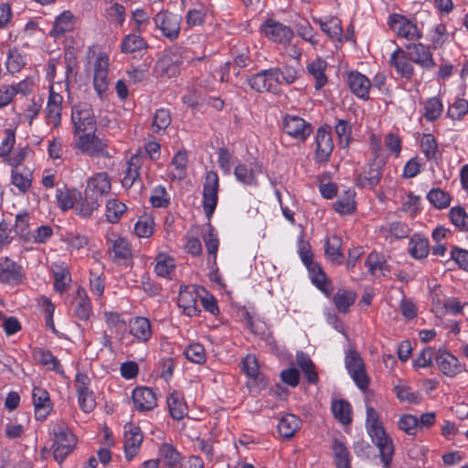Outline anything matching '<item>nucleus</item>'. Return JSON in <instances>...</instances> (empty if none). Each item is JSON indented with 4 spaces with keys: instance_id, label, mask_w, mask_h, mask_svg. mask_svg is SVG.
I'll return each instance as SVG.
<instances>
[{
    "instance_id": "nucleus-35",
    "label": "nucleus",
    "mask_w": 468,
    "mask_h": 468,
    "mask_svg": "<svg viewBox=\"0 0 468 468\" xmlns=\"http://www.w3.org/2000/svg\"><path fill=\"white\" fill-rule=\"evenodd\" d=\"M342 239L333 235L326 239L324 243V254L326 258L336 264H341L344 259V254L341 251Z\"/></svg>"
},
{
    "instance_id": "nucleus-3",
    "label": "nucleus",
    "mask_w": 468,
    "mask_h": 468,
    "mask_svg": "<svg viewBox=\"0 0 468 468\" xmlns=\"http://www.w3.org/2000/svg\"><path fill=\"white\" fill-rule=\"evenodd\" d=\"M53 456L58 463H62L75 449L77 438L69 428L63 422L56 423L52 428Z\"/></svg>"
},
{
    "instance_id": "nucleus-61",
    "label": "nucleus",
    "mask_w": 468,
    "mask_h": 468,
    "mask_svg": "<svg viewBox=\"0 0 468 468\" xmlns=\"http://www.w3.org/2000/svg\"><path fill=\"white\" fill-rule=\"evenodd\" d=\"M105 16L115 26H122L125 21V8L118 3H114L105 9Z\"/></svg>"
},
{
    "instance_id": "nucleus-29",
    "label": "nucleus",
    "mask_w": 468,
    "mask_h": 468,
    "mask_svg": "<svg viewBox=\"0 0 468 468\" xmlns=\"http://www.w3.org/2000/svg\"><path fill=\"white\" fill-rule=\"evenodd\" d=\"M306 267L309 271L313 283L325 295H329L333 292V286L327 280L326 275L322 270L321 266L318 263L313 261Z\"/></svg>"
},
{
    "instance_id": "nucleus-13",
    "label": "nucleus",
    "mask_w": 468,
    "mask_h": 468,
    "mask_svg": "<svg viewBox=\"0 0 468 468\" xmlns=\"http://www.w3.org/2000/svg\"><path fill=\"white\" fill-rule=\"evenodd\" d=\"M261 31L270 40L281 44L289 43L294 35L291 27L273 19H268Z\"/></svg>"
},
{
    "instance_id": "nucleus-22",
    "label": "nucleus",
    "mask_w": 468,
    "mask_h": 468,
    "mask_svg": "<svg viewBox=\"0 0 468 468\" xmlns=\"http://www.w3.org/2000/svg\"><path fill=\"white\" fill-rule=\"evenodd\" d=\"M390 64L395 68L397 73L405 79H410L414 73L412 61L408 58L407 52L398 48L390 56Z\"/></svg>"
},
{
    "instance_id": "nucleus-38",
    "label": "nucleus",
    "mask_w": 468,
    "mask_h": 468,
    "mask_svg": "<svg viewBox=\"0 0 468 468\" xmlns=\"http://www.w3.org/2000/svg\"><path fill=\"white\" fill-rule=\"evenodd\" d=\"M409 251L417 260L426 258L430 251L428 239L419 234L413 235L410 240Z\"/></svg>"
},
{
    "instance_id": "nucleus-27",
    "label": "nucleus",
    "mask_w": 468,
    "mask_h": 468,
    "mask_svg": "<svg viewBox=\"0 0 468 468\" xmlns=\"http://www.w3.org/2000/svg\"><path fill=\"white\" fill-rule=\"evenodd\" d=\"M33 172L29 167H16L11 171V183L22 194L27 193L31 188Z\"/></svg>"
},
{
    "instance_id": "nucleus-33",
    "label": "nucleus",
    "mask_w": 468,
    "mask_h": 468,
    "mask_svg": "<svg viewBox=\"0 0 468 468\" xmlns=\"http://www.w3.org/2000/svg\"><path fill=\"white\" fill-rule=\"evenodd\" d=\"M301 420L293 415L283 416L277 425L278 432L285 439H291L301 427Z\"/></svg>"
},
{
    "instance_id": "nucleus-9",
    "label": "nucleus",
    "mask_w": 468,
    "mask_h": 468,
    "mask_svg": "<svg viewBox=\"0 0 468 468\" xmlns=\"http://www.w3.org/2000/svg\"><path fill=\"white\" fill-rule=\"evenodd\" d=\"M155 27L171 41L178 38L181 29V16L167 11L159 12L154 17Z\"/></svg>"
},
{
    "instance_id": "nucleus-42",
    "label": "nucleus",
    "mask_w": 468,
    "mask_h": 468,
    "mask_svg": "<svg viewBox=\"0 0 468 468\" xmlns=\"http://www.w3.org/2000/svg\"><path fill=\"white\" fill-rule=\"evenodd\" d=\"M147 47V43L139 34L131 33L125 36L121 43V51L122 53H133L140 51Z\"/></svg>"
},
{
    "instance_id": "nucleus-19",
    "label": "nucleus",
    "mask_w": 468,
    "mask_h": 468,
    "mask_svg": "<svg viewBox=\"0 0 468 468\" xmlns=\"http://www.w3.org/2000/svg\"><path fill=\"white\" fill-rule=\"evenodd\" d=\"M24 278L23 269L16 261L5 258L0 262V282L17 285L23 282Z\"/></svg>"
},
{
    "instance_id": "nucleus-54",
    "label": "nucleus",
    "mask_w": 468,
    "mask_h": 468,
    "mask_svg": "<svg viewBox=\"0 0 468 468\" xmlns=\"http://www.w3.org/2000/svg\"><path fill=\"white\" fill-rule=\"evenodd\" d=\"M365 264L372 275H376L378 272L385 275L386 272L389 271L385 261H383L382 257L376 252H371L367 256Z\"/></svg>"
},
{
    "instance_id": "nucleus-49",
    "label": "nucleus",
    "mask_w": 468,
    "mask_h": 468,
    "mask_svg": "<svg viewBox=\"0 0 468 468\" xmlns=\"http://www.w3.org/2000/svg\"><path fill=\"white\" fill-rule=\"evenodd\" d=\"M181 63L182 61L178 58H174L171 56H165L158 61L156 68L162 75L173 77L179 73Z\"/></svg>"
},
{
    "instance_id": "nucleus-31",
    "label": "nucleus",
    "mask_w": 468,
    "mask_h": 468,
    "mask_svg": "<svg viewBox=\"0 0 468 468\" xmlns=\"http://www.w3.org/2000/svg\"><path fill=\"white\" fill-rule=\"evenodd\" d=\"M158 460L168 468H176L181 463L182 456L171 444L163 443L159 448Z\"/></svg>"
},
{
    "instance_id": "nucleus-41",
    "label": "nucleus",
    "mask_w": 468,
    "mask_h": 468,
    "mask_svg": "<svg viewBox=\"0 0 468 468\" xmlns=\"http://www.w3.org/2000/svg\"><path fill=\"white\" fill-rule=\"evenodd\" d=\"M332 450L337 468H351L350 453L347 447L342 441L335 439L333 441Z\"/></svg>"
},
{
    "instance_id": "nucleus-46",
    "label": "nucleus",
    "mask_w": 468,
    "mask_h": 468,
    "mask_svg": "<svg viewBox=\"0 0 468 468\" xmlns=\"http://www.w3.org/2000/svg\"><path fill=\"white\" fill-rule=\"evenodd\" d=\"M154 230V220L152 214L144 213L134 225V233L139 238H149Z\"/></svg>"
},
{
    "instance_id": "nucleus-52",
    "label": "nucleus",
    "mask_w": 468,
    "mask_h": 468,
    "mask_svg": "<svg viewBox=\"0 0 468 468\" xmlns=\"http://www.w3.org/2000/svg\"><path fill=\"white\" fill-rule=\"evenodd\" d=\"M332 411L335 419L343 424L351 422V406L345 400H335L332 403Z\"/></svg>"
},
{
    "instance_id": "nucleus-57",
    "label": "nucleus",
    "mask_w": 468,
    "mask_h": 468,
    "mask_svg": "<svg viewBox=\"0 0 468 468\" xmlns=\"http://www.w3.org/2000/svg\"><path fill=\"white\" fill-rule=\"evenodd\" d=\"M125 210L126 206L122 202L114 198L110 199L106 204L105 216L109 222L115 223L120 219Z\"/></svg>"
},
{
    "instance_id": "nucleus-30",
    "label": "nucleus",
    "mask_w": 468,
    "mask_h": 468,
    "mask_svg": "<svg viewBox=\"0 0 468 468\" xmlns=\"http://www.w3.org/2000/svg\"><path fill=\"white\" fill-rule=\"evenodd\" d=\"M355 197L354 189L344 191L334 204L335 210L341 215L354 213L356 207Z\"/></svg>"
},
{
    "instance_id": "nucleus-37",
    "label": "nucleus",
    "mask_w": 468,
    "mask_h": 468,
    "mask_svg": "<svg viewBox=\"0 0 468 468\" xmlns=\"http://www.w3.org/2000/svg\"><path fill=\"white\" fill-rule=\"evenodd\" d=\"M73 27V15L69 11H64L56 18L49 34L53 37L58 38L62 37L66 32L72 30Z\"/></svg>"
},
{
    "instance_id": "nucleus-25",
    "label": "nucleus",
    "mask_w": 468,
    "mask_h": 468,
    "mask_svg": "<svg viewBox=\"0 0 468 468\" xmlns=\"http://www.w3.org/2000/svg\"><path fill=\"white\" fill-rule=\"evenodd\" d=\"M129 332L136 340L142 343L147 342L153 335L150 321L142 316L131 319Z\"/></svg>"
},
{
    "instance_id": "nucleus-18",
    "label": "nucleus",
    "mask_w": 468,
    "mask_h": 468,
    "mask_svg": "<svg viewBox=\"0 0 468 468\" xmlns=\"http://www.w3.org/2000/svg\"><path fill=\"white\" fill-rule=\"evenodd\" d=\"M63 97L56 92L51 86L49 96L45 109L47 122L52 127H58L61 122Z\"/></svg>"
},
{
    "instance_id": "nucleus-59",
    "label": "nucleus",
    "mask_w": 468,
    "mask_h": 468,
    "mask_svg": "<svg viewBox=\"0 0 468 468\" xmlns=\"http://www.w3.org/2000/svg\"><path fill=\"white\" fill-rule=\"evenodd\" d=\"M236 179L246 186H257L253 171L244 164H239L234 170Z\"/></svg>"
},
{
    "instance_id": "nucleus-23",
    "label": "nucleus",
    "mask_w": 468,
    "mask_h": 468,
    "mask_svg": "<svg viewBox=\"0 0 468 468\" xmlns=\"http://www.w3.org/2000/svg\"><path fill=\"white\" fill-rule=\"evenodd\" d=\"M133 402L137 410H151L156 407V396L153 389L146 387L136 388L133 392Z\"/></svg>"
},
{
    "instance_id": "nucleus-44",
    "label": "nucleus",
    "mask_w": 468,
    "mask_h": 468,
    "mask_svg": "<svg viewBox=\"0 0 468 468\" xmlns=\"http://www.w3.org/2000/svg\"><path fill=\"white\" fill-rule=\"evenodd\" d=\"M80 197V193L74 189L58 188L56 192L58 207L63 211L72 208Z\"/></svg>"
},
{
    "instance_id": "nucleus-24",
    "label": "nucleus",
    "mask_w": 468,
    "mask_h": 468,
    "mask_svg": "<svg viewBox=\"0 0 468 468\" xmlns=\"http://www.w3.org/2000/svg\"><path fill=\"white\" fill-rule=\"evenodd\" d=\"M33 404L36 418L44 420L51 411V402L48 392L39 387H35L32 391Z\"/></svg>"
},
{
    "instance_id": "nucleus-51",
    "label": "nucleus",
    "mask_w": 468,
    "mask_h": 468,
    "mask_svg": "<svg viewBox=\"0 0 468 468\" xmlns=\"http://www.w3.org/2000/svg\"><path fill=\"white\" fill-rule=\"evenodd\" d=\"M443 112V104L438 97L428 99L424 103V117L433 122L441 117Z\"/></svg>"
},
{
    "instance_id": "nucleus-6",
    "label": "nucleus",
    "mask_w": 468,
    "mask_h": 468,
    "mask_svg": "<svg viewBox=\"0 0 468 468\" xmlns=\"http://www.w3.org/2000/svg\"><path fill=\"white\" fill-rule=\"evenodd\" d=\"M388 24L390 29L399 37L410 41H416L422 37V32L417 27L416 23L405 16L391 14L388 18Z\"/></svg>"
},
{
    "instance_id": "nucleus-53",
    "label": "nucleus",
    "mask_w": 468,
    "mask_h": 468,
    "mask_svg": "<svg viewBox=\"0 0 468 468\" xmlns=\"http://www.w3.org/2000/svg\"><path fill=\"white\" fill-rule=\"evenodd\" d=\"M447 38V30L445 25L443 24H437L430 30L428 34V39L431 42V48L433 49L441 48L446 42Z\"/></svg>"
},
{
    "instance_id": "nucleus-63",
    "label": "nucleus",
    "mask_w": 468,
    "mask_h": 468,
    "mask_svg": "<svg viewBox=\"0 0 468 468\" xmlns=\"http://www.w3.org/2000/svg\"><path fill=\"white\" fill-rule=\"evenodd\" d=\"M150 202L154 207H167L170 204V196L162 186H157L152 191Z\"/></svg>"
},
{
    "instance_id": "nucleus-50",
    "label": "nucleus",
    "mask_w": 468,
    "mask_h": 468,
    "mask_svg": "<svg viewBox=\"0 0 468 468\" xmlns=\"http://www.w3.org/2000/svg\"><path fill=\"white\" fill-rule=\"evenodd\" d=\"M468 113V101L463 98H455L449 104L446 115L453 121H461Z\"/></svg>"
},
{
    "instance_id": "nucleus-39",
    "label": "nucleus",
    "mask_w": 468,
    "mask_h": 468,
    "mask_svg": "<svg viewBox=\"0 0 468 468\" xmlns=\"http://www.w3.org/2000/svg\"><path fill=\"white\" fill-rule=\"evenodd\" d=\"M170 123V112L167 109L160 108L154 114L150 130L153 133L164 134Z\"/></svg>"
},
{
    "instance_id": "nucleus-28",
    "label": "nucleus",
    "mask_w": 468,
    "mask_h": 468,
    "mask_svg": "<svg viewBox=\"0 0 468 468\" xmlns=\"http://www.w3.org/2000/svg\"><path fill=\"white\" fill-rule=\"evenodd\" d=\"M326 68L327 62L321 58H316L307 64L306 70L314 80L315 90H320L327 82Z\"/></svg>"
},
{
    "instance_id": "nucleus-21",
    "label": "nucleus",
    "mask_w": 468,
    "mask_h": 468,
    "mask_svg": "<svg viewBox=\"0 0 468 468\" xmlns=\"http://www.w3.org/2000/svg\"><path fill=\"white\" fill-rule=\"evenodd\" d=\"M435 361L440 370L448 377H454L463 370L458 358L447 351L439 350Z\"/></svg>"
},
{
    "instance_id": "nucleus-43",
    "label": "nucleus",
    "mask_w": 468,
    "mask_h": 468,
    "mask_svg": "<svg viewBox=\"0 0 468 468\" xmlns=\"http://www.w3.org/2000/svg\"><path fill=\"white\" fill-rule=\"evenodd\" d=\"M167 406L174 420H182L186 414V405L180 394L173 392L167 398Z\"/></svg>"
},
{
    "instance_id": "nucleus-4",
    "label": "nucleus",
    "mask_w": 468,
    "mask_h": 468,
    "mask_svg": "<svg viewBox=\"0 0 468 468\" xmlns=\"http://www.w3.org/2000/svg\"><path fill=\"white\" fill-rule=\"evenodd\" d=\"M248 85L257 92H272L279 90L282 84L280 72L276 68L262 69L247 78Z\"/></svg>"
},
{
    "instance_id": "nucleus-15",
    "label": "nucleus",
    "mask_w": 468,
    "mask_h": 468,
    "mask_svg": "<svg viewBox=\"0 0 468 468\" xmlns=\"http://www.w3.org/2000/svg\"><path fill=\"white\" fill-rule=\"evenodd\" d=\"M405 51L412 63L426 69H431L436 65L429 46L422 43H411L406 46Z\"/></svg>"
},
{
    "instance_id": "nucleus-32",
    "label": "nucleus",
    "mask_w": 468,
    "mask_h": 468,
    "mask_svg": "<svg viewBox=\"0 0 468 468\" xmlns=\"http://www.w3.org/2000/svg\"><path fill=\"white\" fill-rule=\"evenodd\" d=\"M52 271L55 279V290L60 293L64 292L71 282L68 267L64 263H55L52 265Z\"/></svg>"
},
{
    "instance_id": "nucleus-36",
    "label": "nucleus",
    "mask_w": 468,
    "mask_h": 468,
    "mask_svg": "<svg viewBox=\"0 0 468 468\" xmlns=\"http://www.w3.org/2000/svg\"><path fill=\"white\" fill-rule=\"evenodd\" d=\"M74 313L79 319L83 321H87L92 313L90 300L82 288L77 291Z\"/></svg>"
},
{
    "instance_id": "nucleus-16",
    "label": "nucleus",
    "mask_w": 468,
    "mask_h": 468,
    "mask_svg": "<svg viewBox=\"0 0 468 468\" xmlns=\"http://www.w3.org/2000/svg\"><path fill=\"white\" fill-rule=\"evenodd\" d=\"M198 299V291L195 286L181 287L177 304L186 315L195 316L199 313Z\"/></svg>"
},
{
    "instance_id": "nucleus-45",
    "label": "nucleus",
    "mask_w": 468,
    "mask_h": 468,
    "mask_svg": "<svg viewBox=\"0 0 468 468\" xmlns=\"http://www.w3.org/2000/svg\"><path fill=\"white\" fill-rule=\"evenodd\" d=\"M187 154L186 151H178L171 161L172 170L170 176L173 179L180 180L185 177L187 165Z\"/></svg>"
},
{
    "instance_id": "nucleus-2",
    "label": "nucleus",
    "mask_w": 468,
    "mask_h": 468,
    "mask_svg": "<svg viewBox=\"0 0 468 468\" xmlns=\"http://www.w3.org/2000/svg\"><path fill=\"white\" fill-rule=\"evenodd\" d=\"M110 190L111 182L105 173H98L90 178L84 191V199L77 207V213L82 217L90 216L100 207L102 197Z\"/></svg>"
},
{
    "instance_id": "nucleus-5",
    "label": "nucleus",
    "mask_w": 468,
    "mask_h": 468,
    "mask_svg": "<svg viewBox=\"0 0 468 468\" xmlns=\"http://www.w3.org/2000/svg\"><path fill=\"white\" fill-rule=\"evenodd\" d=\"M73 147L90 156H107V144L95 131L74 135Z\"/></svg>"
},
{
    "instance_id": "nucleus-55",
    "label": "nucleus",
    "mask_w": 468,
    "mask_h": 468,
    "mask_svg": "<svg viewBox=\"0 0 468 468\" xmlns=\"http://www.w3.org/2000/svg\"><path fill=\"white\" fill-rule=\"evenodd\" d=\"M427 199L439 209L446 208L451 204V197L441 188H432L427 194Z\"/></svg>"
},
{
    "instance_id": "nucleus-56",
    "label": "nucleus",
    "mask_w": 468,
    "mask_h": 468,
    "mask_svg": "<svg viewBox=\"0 0 468 468\" xmlns=\"http://www.w3.org/2000/svg\"><path fill=\"white\" fill-rule=\"evenodd\" d=\"M451 222L460 230L468 231V215L463 207H453L449 211Z\"/></svg>"
},
{
    "instance_id": "nucleus-1",
    "label": "nucleus",
    "mask_w": 468,
    "mask_h": 468,
    "mask_svg": "<svg viewBox=\"0 0 468 468\" xmlns=\"http://www.w3.org/2000/svg\"><path fill=\"white\" fill-rule=\"evenodd\" d=\"M367 431L372 442L378 447L384 468H389L394 454L392 440L386 434L375 409L367 405Z\"/></svg>"
},
{
    "instance_id": "nucleus-47",
    "label": "nucleus",
    "mask_w": 468,
    "mask_h": 468,
    "mask_svg": "<svg viewBox=\"0 0 468 468\" xmlns=\"http://www.w3.org/2000/svg\"><path fill=\"white\" fill-rule=\"evenodd\" d=\"M356 294L355 292L346 289H338L333 301L340 313H346L349 307L354 303Z\"/></svg>"
},
{
    "instance_id": "nucleus-8",
    "label": "nucleus",
    "mask_w": 468,
    "mask_h": 468,
    "mask_svg": "<svg viewBox=\"0 0 468 468\" xmlns=\"http://www.w3.org/2000/svg\"><path fill=\"white\" fill-rule=\"evenodd\" d=\"M345 364L356 387L361 390H366L369 385V378L360 355L356 351H348L346 355Z\"/></svg>"
},
{
    "instance_id": "nucleus-14",
    "label": "nucleus",
    "mask_w": 468,
    "mask_h": 468,
    "mask_svg": "<svg viewBox=\"0 0 468 468\" xmlns=\"http://www.w3.org/2000/svg\"><path fill=\"white\" fill-rule=\"evenodd\" d=\"M125 457L132 460L140 451L143 442V433L139 427L133 423H126L123 427Z\"/></svg>"
},
{
    "instance_id": "nucleus-34",
    "label": "nucleus",
    "mask_w": 468,
    "mask_h": 468,
    "mask_svg": "<svg viewBox=\"0 0 468 468\" xmlns=\"http://www.w3.org/2000/svg\"><path fill=\"white\" fill-rule=\"evenodd\" d=\"M33 356L37 361L45 366L48 369L53 370L60 375L64 373L58 359L53 356L49 350L37 348L33 351Z\"/></svg>"
},
{
    "instance_id": "nucleus-48",
    "label": "nucleus",
    "mask_w": 468,
    "mask_h": 468,
    "mask_svg": "<svg viewBox=\"0 0 468 468\" xmlns=\"http://www.w3.org/2000/svg\"><path fill=\"white\" fill-rule=\"evenodd\" d=\"M296 362L303 370L308 382L314 384L318 381V376L314 369V365L308 355L303 352H298L296 355Z\"/></svg>"
},
{
    "instance_id": "nucleus-12",
    "label": "nucleus",
    "mask_w": 468,
    "mask_h": 468,
    "mask_svg": "<svg viewBox=\"0 0 468 468\" xmlns=\"http://www.w3.org/2000/svg\"><path fill=\"white\" fill-rule=\"evenodd\" d=\"M109 58L100 52L93 63V86L98 95L101 97L108 90Z\"/></svg>"
},
{
    "instance_id": "nucleus-10",
    "label": "nucleus",
    "mask_w": 468,
    "mask_h": 468,
    "mask_svg": "<svg viewBox=\"0 0 468 468\" xmlns=\"http://www.w3.org/2000/svg\"><path fill=\"white\" fill-rule=\"evenodd\" d=\"M218 174L214 171L207 172L203 186L202 203L205 214L208 218L213 215L218 204Z\"/></svg>"
},
{
    "instance_id": "nucleus-26",
    "label": "nucleus",
    "mask_w": 468,
    "mask_h": 468,
    "mask_svg": "<svg viewBox=\"0 0 468 468\" xmlns=\"http://www.w3.org/2000/svg\"><path fill=\"white\" fill-rule=\"evenodd\" d=\"M108 247L111 257L117 262L126 261L131 257V249L124 238L113 235L108 239Z\"/></svg>"
},
{
    "instance_id": "nucleus-7",
    "label": "nucleus",
    "mask_w": 468,
    "mask_h": 468,
    "mask_svg": "<svg viewBox=\"0 0 468 468\" xmlns=\"http://www.w3.org/2000/svg\"><path fill=\"white\" fill-rule=\"evenodd\" d=\"M71 122L74 135L96 130L93 111L87 103H80L72 108Z\"/></svg>"
},
{
    "instance_id": "nucleus-60",
    "label": "nucleus",
    "mask_w": 468,
    "mask_h": 468,
    "mask_svg": "<svg viewBox=\"0 0 468 468\" xmlns=\"http://www.w3.org/2000/svg\"><path fill=\"white\" fill-rule=\"evenodd\" d=\"M186 359L196 364L206 362V351L202 345L198 343L190 344L184 351Z\"/></svg>"
},
{
    "instance_id": "nucleus-62",
    "label": "nucleus",
    "mask_w": 468,
    "mask_h": 468,
    "mask_svg": "<svg viewBox=\"0 0 468 468\" xmlns=\"http://www.w3.org/2000/svg\"><path fill=\"white\" fill-rule=\"evenodd\" d=\"M15 231L24 240L27 241L31 239L29 230V215L27 213H21L16 215L15 222Z\"/></svg>"
},
{
    "instance_id": "nucleus-11",
    "label": "nucleus",
    "mask_w": 468,
    "mask_h": 468,
    "mask_svg": "<svg viewBox=\"0 0 468 468\" xmlns=\"http://www.w3.org/2000/svg\"><path fill=\"white\" fill-rule=\"evenodd\" d=\"M282 129L286 134L300 142H304L313 132L310 122L293 114L283 117Z\"/></svg>"
},
{
    "instance_id": "nucleus-58",
    "label": "nucleus",
    "mask_w": 468,
    "mask_h": 468,
    "mask_svg": "<svg viewBox=\"0 0 468 468\" xmlns=\"http://www.w3.org/2000/svg\"><path fill=\"white\" fill-rule=\"evenodd\" d=\"M5 65L9 72L16 73L26 65V58L17 48H14L9 51Z\"/></svg>"
},
{
    "instance_id": "nucleus-64",
    "label": "nucleus",
    "mask_w": 468,
    "mask_h": 468,
    "mask_svg": "<svg viewBox=\"0 0 468 468\" xmlns=\"http://www.w3.org/2000/svg\"><path fill=\"white\" fill-rule=\"evenodd\" d=\"M154 270L157 275L169 277L175 270L174 260L164 254L158 255Z\"/></svg>"
},
{
    "instance_id": "nucleus-20",
    "label": "nucleus",
    "mask_w": 468,
    "mask_h": 468,
    "mask_svg": "<svg viewBox=\"0 0 468 468\" xmlns=\"http://www.w3.org/2000/svg\"><path fill=\"white\" fill-rule=\"evenodd\" d=\"M347 85L353 94L362 100H368L371 82L364 74L351 71L346 80Z\"/></svg>"
},
{
    "instance_id": "nucleus-40",
    "label": "nucleus",
    "mask_w": 468,
    "mask_h": 468,
    "mask_svg": "<svg viewBox=\"0 0 468 468\" xmlns=\"http://www.w3.org/2000/svg\"><path fill=\"white\" fill-rule=\"evenodd\" d=\"M141 165V158L133 156L127 163L124 176L122 179V185L125 188H130L139 179V169Z\"/></svg>"
},
{
    "instance_id": "nucleus-17",
    "label": "nucleus",
    "mask_w": 468,
    "mask_h": 468,
    "mask_svg": "<svg viewBox=\"0 0 468 468\" xmlns=\"http://www.w3.org/2000/svg\"><path fill=\"white\" fill-rule=\"evenodd\" d=\"M315 159L320 163H326L333 152L334 143L332 135L326 127H320L315 136Z\"/></svg>"
}]
</instances>
